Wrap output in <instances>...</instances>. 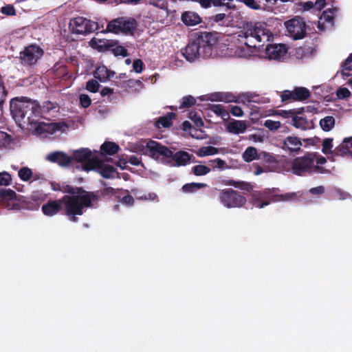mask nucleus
I'll return each instance as SVG.
<instances>
[{"instance_id":"4d7b16f0","label":"nucleus","mask_w":352,"mask_h":352,"mask_svg":"<svg viewBox=\"0 0 352 352\" xmlns=\"http://www.w3.org/2000/svg\"><path fill=\"white\" fill-rule=\"evenodd\" d=\"M120 189H115L112 187H104L102 190V195H104V196H116V197L117 198V195H118L119 192H120Z\"/></svg>"},{"instance_id":"5fc2aeb1","label":"nucleus","mask_w":352,"mask_h":352,"mask_svg":"<svg viewBox=\"0 0 352 352\" xmlns=\"http://www.w3.org/2000/svg\"><path fill=\"white\" fill-rule=\"evenodd\" d=\"M222 101L229 103V102H237V97L234 94L228 92H221Z\"/></svg>"},{"instance_id":"39448f33","label":"nucleus","mask_w":352,"mask_h":352,"mask_svg":"<svg viewBox=\"0 0 352 352\" xmlns=\"http://www.w3.org/2000/svg\"><path fill=\"white\" fill-rule=\"evenodd\" d=\"M0 202L8 210H32L34 208L33 203H31L29 198L18 195L15 191L10 188H0Z\"/></svg>"},{"instance_id":"864d4df0","label":"nucleus","mask_w":352,"mask_h":352,"mask_svg":"<svg viewBox=\"0 0 352 352\" xmlns=\"http://www.w3.org/2000/svg\"><path fill=\"white\" fill-rule=\"evenodd\" d=\"M1 12L6 16H15L16 10L11 4H8L1 8Z\"/></svg>"},{"instance_id":"e433bc0d","label":"nucleus","mask_w":352,"mask_h":352,"mask_svg":"<svg viewBox=\"0 0 352 352\" xmlns=\"http://www.w3.org/2000/svg\"><path fill=\"white\" fill-rule=\"evenodd\" d=\"M257 149L253 146L248 147L243 153V159L246 162H250L258 158Z\"/></svg>"},{"instance_id":"4468645a","label":"nucleus","mask_w":352,"mask_h":352,"mask_svg":"<svg viewBox=\"0 0 352 352\" xmlns=\"http://www.w3.org/2000/svg\"><path fill=\"white\" fill-rule=\"evenodd\" d=\"M89 165L88 170H96L104 178L109 179L113 177V175L116 173V169L111 165L105 164L98 158L96 161H93Z\"/></svg>"},{"instance_id":"5701e85b","label":"nucleus","mask_w":352,"mask_h":352,"mask_svg":"<svg viewBox=\"0 0 352 352\" xmlns=\"http://www.w3.org/2000/svg\"><path fill=\"white\" fill-rule=\"evenodd\" d=\"M247 124L245 120H232L228 123L226 130L228 133L232 134H240L245 132Z\"/></svg>"},{"instance_id":"49530a36","label":"nucleus","mask_w":352,"mask_h":352,"mask_svg":"<svg viewBox=\"0 0 352 352\" xmlns=\"http://www.w3.org/2000/svg\"><path fill=\"white\" fill-rule=\"evenodd\" d=\"M196 102L195 98L192 96H186L182 98L179 109L188 108L193 106Z\"/></svg>"},{"instance_id":"cd10ccee","label":"nucleus","mask_w":352,"mask_h":352,"mask_svg":"<svg viewBox=\"0 0 352 352\" xmlns=\"http://www.w3.org/2000/svg\"><path fill=\"white\" fill-rule=\"evenodd\" d=\"M223 183L226 186H232L236 188L245 190L247 192H251L253 189V186L247 182L235 181L234 179H224Z\"/></svg>"},{"instance_id":"7ed1b4c3","label":"nucleus","mask_w":352,"mask_h":352,"mask_svg":"<svg viewBox=\"0 0 352 352\" xmlns=\"http://www.w3.org/2000/svg\"><path fill=\"white\" fill-rule=\"evenodd\" d=\"M239 37L245 38V44L250 47H261L265 42L270 41L273 37L267 25L263 22H246Z\"/></svg>"},{"instance_id":"c85d7f7f","label":"nucleus","mask_w":352,"mask_h":352,"mask_svg":"<svg viewBox=\"0 0 352 352\" xmlns=\"http://www.w3.org/2000/svg\"><path fill=\"white\" fill-rule=\"evenodd\" d=\"M292 125L296 129L305 131L311 128V123L306 118L302 116H294L292 119Z\"/></svg>"},{"instance_id":"ddd939ff","label":"nucleus","mask_w":352,"mask_h":352,"mask_svg":"<svg viewBox=\"0 0 352 352\" xmlns=\"http://www.w3.org/2000/svg\"><path fill=\"white\" fill-rule=\"evenodd\" d=\"M287 31L294 40L302 39L306 35V24L302 19L293 18L285 23Z\"/></svg>"},{"instance_id":"bf43d9fd","label":"nucleus","mask_w":352,"mask_h":352,"mask_svg":"<svg viewBox=\"0 0 352 352\" xmlns=\"http://www.w3.org/2000/svg\"><path fill=\"white\" fill-rule=\"evenodd\" d=\"M336 95L339 99H345L351 96V92L346 87H340L337 90Z\"/></svg>"},{"instance_id":"052dcab7","label":"nucleus","mask_w":352,"mask_h":352,"mask_svg":"<svg viewBox=\"0 0 352 352\" xmlns=\"http://www.w3.org/2000/svg\"><path fill=\"white\" fill-rule=\"evenodd\" d=\"M80 104L83 108H87L90 106L91 100L87 94H80L79 97Z\"/></svg>"},{"instance_id":"412c9836","label":"nucleus","mask_w":352,"mask_h":352,"mask_svg":"<svg viewBox=\"0 0 352 352\" xmlns=\"http://www.w3.org/2000/svg\"><path fill=\"white\" fill-rule=\"evenodd\" d=\"M148 4L159 8L160 14L156 16V20L163 22L168 16V2L166 0H149Z\"/></svg>"},{"instance_id":"bb28decb","label":"nucleus","mask_w":352,"mask_h":352,"mask_svg":"<svg viewBox=\"0 0 352 352\" xmlns=\"http://www.w3.org/2000/svg\"><path fill=\"white\" fill-rule=\"evenodd\" d=\"M351 153V152L350 151L349 146L346 143L342 142L340 145L335 148L332 152V156H329V159L332 162H335L336 157H344Z\"/></svg>"},{"instance_id":"79ce46f5","label":"nucleus","mask_w":352,"mask_h":352,"mask_svg":"<svg viewBox=\"0 0 352 352\" xmlns=\"http://www.w3.org/2000/svg\"><path fill=\"white\" fill-rule=\"evenodd\" d=\"M333 140V139L331 138L324 139V140L322 142V152L324 155H329L330 156H332V152L333 151V150H332Z\"/></svg>"},{"instance_id":"37998d69","label":"nucleus","mask_w":352,"mask_h":352,"mask_svg":"<svg viewBox=\"0 0 352 352\" xmlns=\"http://www.w3.org/2000/svg\"><path fill=\"white\" fill-rule=\"evenodd\" d=\"M352 63V53L349 54V56L346 58L344 62L342 64V74L344 76H349L351 75L350 72L352 70V66L351 63Z\"/></svg>"},{"instance_id":"4c0bfd02","label":"nucleus","mask_w":352,"mask_h":352,"mask_svg":"<svg viewBox=\"0 0 352 352\" xmlns=\"http://www.w3.org/2000/svg\"><path fill=\"white\" fill-rule=\"evenodd\" d=\"M335 125V118L333 116H326L320 121V126L324 131H331Z\"/></svg>"},{"instance_id":"423d86ee","label":"nucleus","mask_w":352,"mask_h":352,"mask_svg":"<svg viewBox=\"0 0 352 352\" xmlns=\"http://www.w3.org/2000/svg\"><path fill=\"white\" fill-rule=\"evenodd\" d=\"M190 36L204 54V58H210L214 47L217 43L216 36L212 32L202 31L193 32Z\"/></svg>"},{"instance_id":"338daca9","label":"nucleus","mask_w":352,"mask_h":352,"mask_svg":"<svg viewBox=\"0 0 352 352\" xmlns=\"http://www.w3.org/2000/svg\"><path fill=\"white\" fill-rule=\"evenodd\" d=\"M293 91L285 90L283 91L280 97L282 102H285L288 100H293L294 94Z\"/></svg>"},{"instance_id":"58836bf2","label":"nucleus","mask_w":352,"mask_h":352,"mask_svg":"<svg viewBox=\"0 0 352 352\" xmlns=\"http://www.w3.org/2000/svg\"><path fill=\"white\" fill-rule=\"evenodd\" d=\"M211 171V168L208 166L198 164L191 168V173L196 176L206 175Z\"/></svg>"},{"instance_id":"473e14b6","label":"nucleus","mask_w":352,"mask_h":352,"mask_svg":"<svg viewBox=\"0 0 352 352\" xmlns=\"http://www.w3.org/2000/svg\"><path fill=\"white\" fill-rule=\"evenodd\" d=\"M293 92V101H303L308 99L310 96L309 90L303 87H295Z\"/></svg>"},{"instance_id":"603ef678","label":"nucleus","mask_w":352,"mask_h":352,"mask_svg":"<svg viewBox=\"0 0 352 352\" xmlns=\"http://www.w3.org/2000/svg\"><path fill=\"white\" fill-rule=\"evenodd\" d=\"M257 160H261L267 163H274L276 162L275 157L266 152L259 153Z\"/></svg>"},{"instance_id":"8fccbe9b","label":"nucleus","mask_w":352,"mask_h":352,"mask_svg":"<svg viewBox=\"0 0 352 352\" xmlns=\"http://www.w3.org/2000/svg\"><path fill=\"white\" fill-rule=\"evenodd\" d=\"M12 181V177L8 172L0 173V186H9Z\"/></svg>"},{"instance_id":"0eeeda50","label":"nucleus","mask_w":352,"mask_h":352,"mask_svg":"<svg viewBox=\"0 0 352 352\" xmlns=\"http://www.w3.org/2000/svg\"><path fill=\"white\" fill-rule=\"evenodd\" d=\"M146 152L151 158L164 164H170V157L172 156V151L161 143L150 140L146 145Z\"/></svg>"},{"instance_id":"13d9d810","label":"nucleus","mask_w":352,"mask_h":352,"mask_svg":"<svg viewBox=\"0 0 352 352\" xmlns=\"http://www.w3.org/2000/svg\"><path fill=\"white\" fill-rule=\"evenodd\" d=\"M240 2L243 3L246 6L252 10H261V6L255 0H241Z\"/></svg>"},{"instance_id":"6e6552de","label":"nucleus","mask_w":352,"mask_h":352,"mask_svg":"<svg viewBox=\"0 0 352 352\" xmlns=\"http://www.w3.org/2000/svg\"><path fill=\"white\" fill-rule=\"evenodd\" d=\"M19 55L22 65L32 67L41 59L44 55V50L36 44H30L25 47Z\"/></svg>"},{"instance_id":"a19ab883","label":"nucleus","mask_w":352,"mask_h":352,"mask_svg":"<svg viewBox=\"0 0 352 352\" xmlns=\"http://www.w3.org/2000/svg\"><path fill=\"white\" fill-rule=\"evenodd\" d=\"M89 43L92 48L96 49L98 52H106L105 39H100L94 37L90 41Z\"/></svg>"},{"instance_id":"9d476101","label":"nucleus","mask_w":352,"mask_h":352,"mask_svg":"<svg viewBox=\"0 0 352 352\" xmlns=\"http://www.w3.org/2000/svg\"><path fill=\"white\" fill-rule=\"evenodd\" d=\"M219 201L228 208L243 207L247 201L243 195L232 188L222 190L219 193Z\"/></svg>"},{"instance_id":"f3484780","label":"nucleus","mask_w":352,"mask_h":352,"mask_svg":"<svg viewBox=\"0 0 352 352\" xmlns=\"http://www.w3.org/2000/svg\"><path fill=\"white\" fill-rule=\"evenodd\" d=\"M182 53L185 58L189 62H192L199 58H204V54H202L201 52L199 50L196 43L192 41L191 36L188 44L185 48L182 50Z\"/></svg>"},{"instance_id":"3c124183","label":"nucleus","mask_w":352,"mask_h":352,"mask_svg":"<svg viewBox=\"0 0 352 352\" xmlns=\"http://www.w3.org/2000/svg\"><path fill=\"white\" fill-rule=\"evenodd\" d=\"M99 88V83L95 79H91L87 81L86 85V89L91 92V93H96L98 91Z\"/></svg>"},{"instance_id":"f8f14e48","label":"nucleus","mask_w":352,"mask_h":352,"mask_svg":"<svg viewBox=\"0 0 352 352\" xmlns=\"http://www.w3.org/2000/svg\"><path fill=\"white\" fill-rule=\"evenodd\" d=\"M69 28L73 34H88L98 30V23L86 18L78 16L70 21Z\"/></svg>"},{"instance_id":"b1692460","label":"nucleus","mask_w":352,"mask_h":352,"mask_svg":"<svg viewBox=\"0 0 352 352\" xmlns=\"http://www.w3.org/2000/svg\"><path fill=\"white\" fill-rule=\"evenodd\" d=\"M182 22L188 26H194L201 22L198 14L192 11L184 12L181 16Z\"/></svg>"},{"instance_id":"6e6d98bb","label":"nucleus","mask_w":352,"mask_h":352,"mask_svg":"<svg viewBox=\"0 0 352 352\" xmlns=\"http://www.w3.org/2000/svg\"><path fill=\"white\" fill-rule=\"evenodd\" d=\"M209 165L213 168H218L219 169H223L226 166V162L221 158H216L215 160H210Z\"/></svg>"},{"instance_id":"0e129e2a","label":"nucleus","mask_w":352,"mask_h":352,"mask_svg":"<svg viewBox=\"0 0 352 352\" xmlns=\"http://www.w3.org/2000/svg\"><path fill=\"white\" fill-rule=\"evenodd\" d=\"M6 96L7 91L5 89L3 82L0 80V109H1L3 107V104L6 100Z\"/></svg>"},{"instance_id":"e2e57ef3","label":"nucleus","mask_w":352,"mask_h":352,"mask_svg":"<svg viewBox=\"0 0 352 352\" xmlns=\"http://www.w3.org/2000/svg\"><path fill=\"white\" fill-rule=\"evenodd\" d=\"M56 107V104L53 103L50 101H45L43 102V105L41 107V113H47L50 110L54 109Z\"/></svg>"},{"instance_id":"393cba45","label":"nucleus","mask_w":352,"mask_h":352,"mask_svg":"<svg viewBox=\"0 0 352 352\" xmlns=\"http://www.w3.org/2000/svg\"><path fill=\"white\" fill-rule=\"evenodd\" d=\"M115 74L114 72H112L104 65L98 66L94 72V77L98 79L100 82H105L110 79Z\"/></svg>"},{"instance_id":"4be33fe9","label":"nucleus","mask_w":352,"mask_h":352,"mask_svg":"<svg viewBox=\"0 0 352 352\" xmlns=\"http://www.w3.org/2000/svg\"><path fill=\"white\" fill-rule=\"evenodd\" d=\"M265 52L270 58L278 59L287 52V50L284 45H267Z\"/></svg>"},{"instance_id":"ea45409f","label":"nucleus","mask_w":352,"mask_h":352,"mask_svg":"<svg viewBox=\"0 0 352 352\" xmlns=\"http://www.w3.org/2000/svg\"><path fill=\"white\" fill-rule=\"evenodd\" d=\"M207 185L204 183H188L182 186V190L184 192L190 193L197 191L199 189L206 187Z\"/></svg>"},{"instance_id":"1a4fd4ad","label":"nucleus","mask_w":352,"mask_h":352,"mask_svg":"<svg viewBox=\"0 0 352 352\" xmlns=\"http://www.w3.org/2000/svg\"><path fill=\"white\" fill-rule=\"evenodd\" d=\"M138 23L133 18L120 17L110 21L107 26V31L113 33L122 32L133 35L136 30Z\"/></svg>"},{"instance_id":"a211bd4d","label":"nucleus","mask_w":352,"mask_h":352,"mask_svg":"<svg viewBox=\"0 0 352 352\" xmlns=\"http://www.w3.org/2000/svg\"><path fill=\"white\" fill-rule=\"evenodd\" d=\"M46 160L62 167L68 166L73 162V158L63 151L52 152L47 155Z\"/></svg>"},{"instance_id":"de8ad7c7","label":"nucleus","mask_w":352,"mask_h":352,"mask_svg":"<svg viewBox=\"0 0 352 352\" xmlns=\"http://www.w3.org/2000/svg\"><path fill=\"white\" fill-rule=\"evenodd\" d=\"M111 52L115 56H121L122 57H126L129 56L127 50L124 47L119 45L118 44L111 49Z\"/></svg>"},{"instance_id":"a878e982","label":"nucleus","mask_w":352,"mask_h":352,"mask_svg":"<svg viewBox=\"0 0 352 352\" xmlns=\"http://www.w3.org/2000/svg\"><path fill=\"white\" fill-rule=\"evenodd\" d=\"M120 149L118 144L113 142H104L100 146L101 154L103 155H113Z\"/></svg>"},{"instance_id":"dca6fc26","label":"nucleus","mask_w":352,"mask_h":352,"mask_svg":"<svg viewBox=\"0 0 352 352\" xmlns=\"http://www.w3.org/2000/svg\"><path fill=\"white\" fill-rule=\"evenodd\" d=\"M171 160L170 166H185L190 162H196L195 157L192 154L185 151H179L176 153L172 151V156L170 157Z\"/></svg>"},{"instance_id":"09e8293b","label":"nucleus","mask_w":352,"mask_h":352,"mask_svg":"<svg viewBox=\"0 0 352 352\" xmlns=\"http://www.w3.org/2000/svg\"><path fill=\"white\" fill-rule=\"evenodd\" d=\"M264 126L268 129L270 131H275L278 130L281 124L279 121H274L272 120H267L263 124Z\"/></svg>"},{"instance_id":"f704fd0d","label":"nucleus","mask_w":352,"mask_h":352,"mask_svg":"<svg viewBox=\"0 0 352 352\" xmlns=\"http://www.w3.org/2000/svg\"><path fill=\"white\" fill-rule=\"evenodd\" d=\"M201 7L208 8L212 5L214 6H224L223 0H198ZM228 9L234 8L235 6L231 5L230 3L225 4Z\"/></svg>"},{"instance_id":"c9c22d12","label":"nucleus","mask_w":352,"mask_h":352,"mask_svg":"<svg viewBox=\"0 0 352 352\" xmlns=\"http://www.w3.org/2000/svg\"><path fill=\"white\" fill-rule=\"evenodd\" d=\"M117 199L120 203L127 206H131L134 203V199L133 196L129 195V190H127L121 189L117 195Z\"/></svg>"},{"instance_id":"a18cd8bd","label":"nucleus","mask_w":352,"mask_h":352,"mask_svg":"<svg viewBox=\"0 0 352 352\" xmlns=\"http://www.w3.org/2000/svg\"><path fill=\"white\" fill-rule=\"evenodd\" d=\"M18 175L21 180L28 182L32 176V171L28 167H23L19 170Z\"/></svg>"},{"instance_id":"774afa93","label":"nucleus","mask_w":352,"mask_h":352,"mask_svg":"<svg viewBox=\"0 0 352 352\" xmlns=\"http://www.w3.org/2000/svg\"><path fill=\"white\" fill-rule=\"evenodd\" d=\"M309 192L314 195H320L324 192V188L322 186L311 188Z\"/></svg>"},{"instance_id":"7c9ffc66","label":"nucleus","mask_w":352,"mask_h":352,"mask_svg":"<svg viewBox=\"0 0 352 352\" xmlns=\"http://www.w3.org/2000/svg\"><path fill=\"white\" fill-rule=\"evenodd\" d=\"M58 186V188H54V190L61 191L63 193L69 194V195H76L78 194H82L85 190H84L82 187H74L68 184H57Z\"/></svg>"},{"instance_id":"aec40b11","label":"nucleus","mask_w":352,"mask_h":352,"mask_svg":"<svg viewBox=\"0 0 352 352\" xmlns=\"http://www.w3.org/2000/svg\"><path fill=\"white\" fill-rule=\"evenodd\" d=\"M302 144L300 139L295 136H288L283 141V148L289 153H298Z\"/></svg>"},{"instance_id":"f03ea898","label":"nucleus","mask_w":352,"mask_h":352,"mask_svg":"<svg viewBox=\"0 0 352 352\" xmlns=\"http://www.w3.org/2000/svg\"><path fill=\"white\" fill-rule=\"evenodd\" d=\"M10 109L16 122H23L30 124L35 122L34 117H39L41 114V107L39 104L25 97L11 100Z\"/></svg>"},{"instance_id":"c03bdc74","label":"nucleus","mask_w":352,"mask_h":352,"mask_svg":"<svg viewBox=\"0 0 352 352\" xmlns=\"http://www.w3.org/2000/svg\"><path fill=\"white\" fill-rule=\"evenodd\" d=\"M217 152L218 150L217 148L212 146H208L201 148L198 151V155L200 157L212 155L217 153Z\"/></svg>"},{"instance_id":"6ab92c4d","label":"nucleus","mask_w":352,"mask_h":352,"mask_svg":"<svg viewBox=\"0 0 352 352\" xmlns=\"http://www.w3.org/2000/svg\"><path fill=\"white\" fill-rule=\"evenodd\" d=\"M41 210L43 213L48 217L57 214L61 210H63L61 198L58 200H49L42 206Z\"/></svg>"},{"instance_id":"c756f323","label":"nucleus","mask_w":352,"mask_h":352,"mask_svg":"<svg viewBox=\"0 0 352 352\" xmlns=\"http://www.w3.org/2000/svg\"><path fill=\"white\" fill-rule=\"evenodd\" d=\"M60 123L45 124L39 122L34 128V131L38 134L49 133L50 131H57L60 129Z\"/></svg>"},{"instance_id":"2f4dec72","label":"nucleus","mask_w":352,"mask_h":352,"mask_svg":"<svg viewBox=\"0 0 352 352\" xmlns=\"http://www.w3.org/2000/svg\"><path fill=\"white\" fill-rule=\"evenodd\" d=\"M176 117V114L173 112H169L164 116L160 117L155 122V126L160 128L162 126L164 128H168L173 124V120Z\"/></svg>"},{"instance_id":"20e7f679","label":"nucleus","mask_w":352,"mask_h":352,"mask_svg":"<svg viewBox=\"0 0 352 352\" xmlns=\"http://www.w3.org/2000/svg\"><path fill=\"white\" fill-rule=\"evenodd\" d=\"M279 190L276 188H267L263 191H256L252 195L253 206L262 208L270 204V202L292 201L296 199V194L287 192L284 195L278 193Z\"/></svg>"},{"instance_id":"69168bd1","label":"nucleus","mask_w":352,"mask_h":352,"mask_svg":"<svg viewBox=\"0 0 352 352\" xmlns=\"http://www.w3.org/2000/svg\"><path fill=\"white\" fill-rule=\"evenodd\" d=\"M144 67V63L141 59H136L133 61V68L136 73H141Z\"/></svg>"},{"instance_id":"680f3d73","label":"nucleus","mask_w":352,"mask_h":352,"mask_svg":"<svg viewBox=\"0 0 352 352\" xmlns=\"http://www.w3.org/2000/svg\"><path fill=\"white\" fill-rule=\"evenodd\" d=\"M230 112L234 116L236 117H241L243 116V111L242 109L239 106H233L229 105Z\"/></svg>"},{"instance_id":"f257e3e1","label":"nucleus","mask_w":352,"mask_h":352,"mask_svg":"<svg viewBox=\"0 0 352 352\" xmlns=\"http://www.w3.org/2000/svg\"><path fill=\"white\" fill-rule=\"evenodd\" d=\"M99 196L95 192L85 191L76 195H64L61 197L63 214L72 222H77V216L83 214L85 208H90L97 204Z\"/></svg>"},{"instance_id":"9b49d317","label":"nucleus","mask_w":352,"mask_h":352,"mask_svg":"<svg viewBox=\"0 0 352 352\" xmlns=\"http://www.w3.org/2000/svg\"><path fill=\"white\" fill-rule=\"evenodd\" d=\"M316 154L308 153L302 157L294 159L292 163V173L296 175H304L313 173V164Z\"/></svg>"},{"instance_id":"72a5a7b5","label":"nucleus","mask_w":352,"mask_h":352,"mask_svg":"<svg viewBox=\"0 0 352 352\" xmlns=\"http://www.w3.org/2000/svg\"><path fill=\"white\" fill-rule=\"evenodd\" d=\"M209 109L225 121L230 119V112L222 104H211Z\"/></svg>"},{"instance_id":"2eb2a0df","label":"nucleus","mask_w":352,"mask_h":352,"mask_svg":"<svg viewBox=\"0 0 352 352\" xmlns=\"http://www.w3.org/2000/svg\"><path fill=\"white\" fill-rule=\"evenodd\" d=\"M73 160H76L78 162L82 163V170L85 171H90L91 170L87 169L89 168V165H91L90 163L93 161H96L98 160L97 157H92V153L91 150L89 148H81L74 151L73 153Z\"/></svg>"}]
</instances>
